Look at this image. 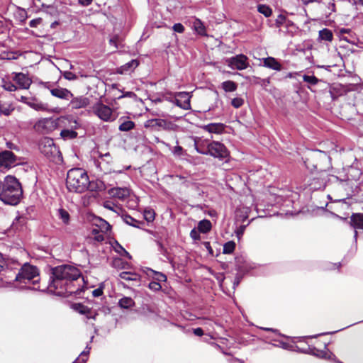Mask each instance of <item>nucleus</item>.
<instances>
[{"label": "nucleus", "mask_w": 363, "mask_h": 363, "mask_svg": "<svg viewBox=\"0 0 363 363\" xmlns=\"http://www.w3.org/2000/svg\"><path fill=\"white\" fill-rule=\"evenodd\" d=\"M84 277L78 268L63 264L51 269L47 289L59 296H81L84 291Z\"/></svg>", "instance_id": "f257e3e1"}, {"label": "nucleus", "mask_w": 363, "mask_h": 363, "mask_svg": "<svg viewBox=\"0 0 363 363\" xmlns=\"http://www.w3.org/2000/svg\"><path fill=\"white\" fill-rule=\"evenodd\" d=\"M23 196V189L21 183L13 176L9 175L5 177L0 200L10 205L18 204Z\"/></svg>", "instance_id": "f03ea898"}, {"label": "nucleus", "mask_w": 363, "mask_h": 363, "mask_svg": "<svg viewBox=\"0 0 363 363\" xmlns=\"http://www.w3.org/2000/svg\"><path fill=\"white\" fill-rule=\"evenodd\" d=\"M89 176L82 168H74L68 171L66 186L69 191L83 193L87 190Z\"/></svg>", "instance_id": "7ed1b4c3"}, {"label": "nucleus", "mask_w": 363, "mask_h": 363, "mask_svg": "<svg viewBox=\"0 0 363 363\" xmlns=\"http://www.w3.org/2000/svg\"><path fill=\"white\" fill-rule=\"evenodd\" d=\"M38 149L40 153L51 162L58 163L62 160L59 147L51 138L44 137L41 138L38 142Z\"/></svg>", "instance_id": "20e7f679"}, {"label": "nucleus", "mask_w": 363, "mask_h": 363, "mask_svg": "<svg viewBox=\"0 0 363 363\" xmlns=\"http://www.w3.org/2000/svg\"><path fill=\"white\" fill-rule=\"evenodd\" d=\"M39 280L38 269L28 263L24 264L15 276V281L23 284H35Z\"/></svg>", "instance_id": "39448f33"}, {"label": "nucleus", "mask_w": 363, "mask_h": 363, "mask_svg": "<svg viewBox=\"0 0 363 363\" xmlns=\"http://www.w3.org/2000/svg\"><path fill=\"white\" fill-rule=\"evenodd\" d=\"M59 121V118H42L38 120L33 125V130L38 134H50L58 128Z\"/></svg>", "instance_id": "423d86ee"}, {"label": "nucleus", "mask_w": 363, "mask_h": 363, "mask_svg": "<svg viewBox=\"0 0 363 363\" xmlns=\"http://www.w3.org/2000/svg\"><path fill=\"white\" fill-rule=\"evenodd\" d=\"M92 112L104 122H113L116 119L113 109L101 101H97L92 106Z\"/></svg>", "instance_id": "0eeeda50"}, {"label": "nucleus", "mask_w": 363, "mask_h": 363, "mask_svg": "<svg viewBox=\"0 0 363 363\" xmlns=\"http://www.w3.org/2000/svg\"><path fill=\"white\" fill-rule=\"evenodd\" d=\"M208 155L218 158L224 160L230 157V152L224 144L218 141H212L207 145Z\"/></svg>", "instance_id": "6e6552de"}, {"label": "nucleus", "mask_w": 363, "mask_h": 363, "mask_svg": "<svg viewBox=\"0 0 363 363\" xmlns=\"http://www.w3.org/2000/svg\"><path fill=\"white\" fill-rule=\"evenodd\" d=\"M18 157L11 151L4 150L0 152V167L7 169L11 168L18 164Z\"/></svg>", "instance_id": "1a4fd4ad"}, {"label": "nucleus", "mask_w": 363, "mask_h": 363, "mask_svg": "<svg viewBox=\"0 0 363 363\" xmlns=\"http://www.w3.org/2000/svg\"><path fill=\"white\" fill-rule=\"evenodd\" d=\"M229 67L238 70H243L248 67V58L243 54L238 55L227 60Z\"/></svg>", "instance_id": "9d476101"}, {"label": "nucleus", "mask_w": 363, "mask_h": 363, "mask_svg": "<svg viewBox=\"0 0 363 363\" xmlns=\"http://www.w3.org/2000/svg\"><path fill=\"white\" fill-rule=\"evenodd\" d=\"M349 224L354 230V238L357 240L358 236L357 230H363V213H352L350 217Z\"/></svg>", "instance_id": "9b49d317"}, {"label": "nucleus", "mask_w": 363, "mask_h": 363, "mask_svg": "<svg viewBox=\"0 0 363 363\" xmlns=\"http://www.w3.org/2000/svg\"><path fill=\"white\" fill-rule=\"evenodd\" d=\"M71 307L77 313L84 315L88 319L95 320L98 315V313L96 311H93L91 308L81 303H72Z\"/></svg>", "instance_id": "f8f14e48"}, {"label": "nucleus", "mask_w": 363, "mask_h": 363, "mask_svg": "<svg viewBox=\"0 0 363 363\" xmlns=\"http://www.w3.org/2000/svg\"><path fill=\"white\" fill-rule=\"evenodd\" d=\"M177 98L174 99L175 104L184 109L188 110L191 108L190 98L189 93L187 92H179L177 94Z\"/></svg>", "instance_id": "ddd939ff"}, {"label": "nucleus", "mask_w": 363, "mask_h": 363, "mask_svg": "<svg viewBox=\"0 0 363 363\" xmlns=\"http://www.w3.org/2000/svg\"><path fill=\"white\" fill-rule=\"evenodd\" d=\"M13 80L18 85L19 88L23 89H28L32 84L31 79L27 74L22 72L16 73Z\"/></svg>", "instance_id": "4468645a"}, {"label": "nucleus", "mask_w": 363, "mask_h": 363, "mask_svg": "<svg viewBox=\"0 0 363 363\" xmlns=\"http://www.w3.org/2000/svg\"><path fill=\"white\" fill-rule=\"evenodd\" d=\"M69 102L72 108L79 109L87 107L90 104V99L84 96H72Z\"/></svg>", "instance_id": "2eb2a0df"}, {"label": "nucleus", "mask_w": 363, "mask_h": 363, "mask_svg": "<svg viewBox=\"0 0 363 363\" xmlns=\"http://www.w3.org/2000/svg\"><path fill=\"white\" fill-rule=\"evenodd\" d=\"M108 194L113 198L124 200L130 196V189L126 187H114L110 189Z\"/></svg>", "instance_id": "dca6fc26"}, {"label": "nucleus", "mask_w": 363, "mask_h": 363, "mask_svg": "<svg viewBox=\"0 0 363 363\" xmlns=\"http://www.w3.org/2000/svg\"><path fill=\"white\" fill-rule=\"evenodd\" d=\"M52 96L64 100H69L73 96V94L67 89L62 87L52 88L50 89Z\"/></svg>", "instance_id": "f3484780"}, {"label": "nucleus", "mask_w": 363, "mask_h": 363, "mask_svg": "<svg viewBox=\"0 0 363 363\" xmlns=\"http://www.w3.org/2000/svg\"><path fill=\"white\" fill-rule=\"evenodd\" d=\"M225 128L226 125L222 123H211L201 127L204 131L214 134H222Z\"/></svg>", "instance_id": "a211bd4d"}, {"label": "nucleus", "mask_w": 363, "mask_h": 363, "mask_svg": "<svg viewBox=\"0 0 363 363\" xmlns=\"http://www.w3.org/2000/svg\"><path fill=\"white\" fill-rule=\"evenodd\" d=\"M168 123L167 121L160 118H154L147 120L145 123V127L153 130H159V128L167 129Z\"/></svg>", "instance_id": "6ab92c4d"}, {"label": "nucleus", "mask_w": 363, "mask_h": 363, "mask_svg": "<svg viewBox=\"0 0 363 363\" xmlns=\"http://www.w3.org/2000/svg\"><path fill=\"white\" fill-rule=\"evenodd\" d=\"M264 66L276 71H281L282 65L281 63L273 57H267L263 59Z\"/></svg>", "instance_id": "aec40b11"}, {"label": "nucleus", "mask_w": 363, "mask_h": 363, "mask_svg": "<svg viewBox=\"0 0 363 363\" xmlns=\"http://www.w3.org/2000/svg\"><path fill=\"white\" fill-rule=\"evenodd\" d=\"M139 65V62L137 60H132L125 65L121 66L117 69V73L121 74H126L128 72L133 71Z\"/></svg>", "instance_id": "412c9836"}, {"label": "nucleus", "mask_w": 363, "mask_h": 363, "mask_svg": "<svg viewBox=\"0 0 363 363\" xmlns=\"http://www.w3.org/2000/svg\"><path fill=\"white\" fill-rule=\"evenodd\" d=\"M26 103L35 111H45L48 110V106L36 99H30Z\"/></svg>", "instance_id": "4be33fe9"}, {"label": "nucleus", "mask_w": 363, "mask_h": 363, "mask_svg": "<svg viewBox=\"0 0 363 363\" xmlns=\"http://www.w3.org/2000/svg\"><path fill=\"white\" fill-rule=\"evenodd\" d=\"M106 186L101 180L96 179L93 181L89 180V185L87 186V190L90 191H102L105 190Z\"/></svg>", "instance_id": "5701e85b"}, {"label": "nucleus", "mask_w": 363, "mask_h": 363, "mask_svg": "<svg viewBox=\"0 0 363 363\" xmlns=\"http://www.w3.org/2000/svg\"><path fill=\"white\" fill-rule=\"evenodd\" d=\"M212 228L211 223L209 220L203 219L201 220L198 224V230L200 233H208Z\"/></svg>", "instance_id": "b1692460"}, {"label": "nucleus", "mask_w": 363, "mask_h": 363, "mask_svg": "<svg viewBox=\"0 0 363 363\" xmlns=\"http://www.w3.org/2000/svg\"><path fill=\"white\" fill-rule=\"evenodd\" d=\"M119 277L126 281H139L140 275L135 272H123L120 273Z\"/></svg>", "instance_id": "393cba45"}, {"label": "nucleus", "mask_w": 363, "mask_h": 363, "mask_svg": "<svg viewBox=\"0 0 363 363\" xmlns=\"http://www.w3.org/2000/svg\"><path fill=\"white\" fill-rule=\"evenodd\" d=\"M118 305L122 308H130L135 305V301L130 297H123L118 301Z\"/></svg>", "instance_id": "a878e982"}, {"label": "nucleus", "mask_w": 363, "mask_h": 363, "mask_svg": "<svg viewBox=\"0 0 363 363\" xmlns=\"http://www.w3.org/2000/svg\"><path fill=\"white\" fill-rule=\"evenodd\" d=\"M222 88L225 92H233L236 91L238 88V84L236 82L228 80L225 81L222 83Z\"/></svg>", "instance_id": "bb28decb"}, {"label": "nucleus", "mask_w": 363, "mask_h": 363, "mask_svg": "<svg viewBox=\"0 0 363 363\" xmlns=\"http://www.w3.org/2000/svg\"><path fill=\"white\" fill-rule=\"evenodd\" d=\"M96 226L102 232L107 233L111 230V225L105 220L102 218H99L97 220V223H96Z\"/></svg>", "instance_id": "cd10ccee"}, {"label": "nucleus", "mask_w": 363, "mask_h": 363, "mask_svg": "<svg viewBox=\"0 0 363 363\" xmlns=\"http://www.w3.org/2000/svg\"><path fill=\"white\" fill-rule=\"evenodd\" d=\"M135 124L133 121L130 120H126L123 121L118 127V129L121 132H127L130 131L135 128Z\"/></svg>", "instance_id": "c85d7f7f"}, {"label": "nucleus", "mask_w": 363, "mask_h": 363, "mask_svg": "<svg viewBox=\"0 0 363 363\" xmlns=\"http://www.w3.org/2000/svg\"><path fill=\"white\" fill-rule=\"evenodd\" d=\"M148 272L149 273H147V275L150 277L152 276V279L155 281H157L158 282L167 281V277L164 274L154 271L151 269H149Z\"/></svg>", "instance_id": "c756f323"}, {"label": "nucleus", "mask_w": 363, "mask_h": 363, "mask_svg": "<svg viewBox=\"0 0 363 363\" xmlns=\"http://www.w3.org/2000/svg\"><path fill=\"white\" fill-rule=\"evenodd\" d=\"M319 37L321 40L326 41H332L333 38V33L328 28H323L319 31Z\"/></svg>", "instance_id": "7c9ffc66"}, {"label": "nucleus", "mask_w": 363, "mask_h": 363, "mask_svg": "<svg viewBox=\"0 0 363 363\" xmlns=\"http://www.w3.org/2000/svg\"><path fill=\"white\" fill-rule=\"evenodd\" d=\"M123 219L127 224L135 228H140V224H144L143 221H139L129 215H125Z\"/></svg>", "instance_id": "2f4dec72"}, {"label": "nucleus", "mask_w": 363, "mask_h": 363, "mask_svg": "<svg viewBox=\"0 0 363 363\" xmlns=\"http://www.w3.org/2000/svg\"><path fill=\"white\" fill-rule=\"evenodd\" d=\"M60 135L64 139H74L77 137V133L72 130L64 129L61 130Z\"/></svg>", "instance_id": "473e14b6"}, {"label": "nucleus", "mask_w": 363, "mask_h": 363, "mask_svg": "<svg viewBox=\"0 0 363 363\" xmlns=\"http://www.w3.org/2000/svg\"><path fill=\"white\" fill-rule=\"evenodd\" d=\"M257 11L265 17H269L272 13V9L267 5L259 4L257 6Z\"/></svg>", "instance_id": "72a5a7b5"}, {"label": "nucleus", "mask_w": 363, "mask_h": 363, "mask_svg": "<svg viewBox=\"0 0 363 363\" xmlns=\"http://www.w3.org/2000/svg\"><path fill=\"white\" fill-rule=\"evenodd\" d=\"M194 27L195 30L201 35H206V28L202 22L196 19L194 23Z\"/></svg>", "instance_id": "f704fd0d"}, {"label": "nucleus", "mask_w": 363, "mask_h": 363, "mask_svg": "<svg viewBox=\"0 0 363 363\" xmlns=\"http://www.w3.org/2000/svg\"><path fill=\"white\" fill-rule=\"evenodd\" d=\"M235 243L234 241H228L225 242L223 245V254H230L233 252L235 249Z\"/></svg>", "instance_id": "c9c22d12"}, {"label": "nucleus", "mask_w": 363, "mask_h": 363, "mask_svg": "<svg viewBox=\"0 0 363 363\" xmlns=\"http://www.w3.org/2000/svg\"><path fill=\"white\" fill-rule=\"evenodd\" d=\"M112 264L113 267L117 269H125L128 266V263L121 258L113 259Z\"/></svg>", "instance_id": "e433bc0d"}, {"label": "nucleus", "mask_w": 363, "mask_h": 363, "mask_svg": "<svg viewBox=\"0 0 363 363\" xmlns=\"http://www.w3.org/2000/svg\"><path fill=\"white\" fill-rule=\"evenodd\" d=\"M303 82H307L311 85H316L319 82H320V79H318L314 75H306V74H304L303 76Z\"/></svg>", "instance_id": "4c0bfd02"}, {"label": "nucleus", "mask_w": 363, "mask_h": 363, "mask_svg": "<svg viewBox=\"0 0 363 363\" xmlns=\"http://www.w3.org/2000/svg\"><path fill=\"white\" fill-rule=\"evenodd\" d=\"M115 251L121 256L128 257L131 258L129 252H127L123 246H121L117 241H116V247H114Z\"/></svg>", "instance_id": "58836bf2"}, {"label": "nucleus", "mask_w": 363, "mask_h": 363, "mask_svg": "<svg viewBox=\"0 0 363 363\" xmlns=\"http://www.w3.org/2000/svg\"><path fill=\"white\" fill-rule=\"evenodd\" d=\"M155 218V213L152 209H145L144 211V218L147 222H152Z\"/></svg>", "instance_id": "ea45409f"}, {"label": "nucleus", "mask_w": 363, "mask_h": 363, "mask_svg": "<svg viewBox=\"0 0 363 363\" xmlns=\"http://www.w3.org/2000/svg\"><path fill=\"white\" fill-rule=\"evenodd\" d=\"M252 83L255 84H259L261 86H266V85L270 84V79L269 78L260 79L257 77H253Z\"/></svg>", "instance_id": "a19ab883"}, {"label": "nucleus", "mask_w": 363, "mask_h": 363, "mask_svg": "<svg viewBox=\"0 0 363 363\" xmlns=\"http://www.w3.org/2000/svg\"><path fill=\"white\" fill-rule=\"evenodd\" d=\"M194 146H195V149L197 151V152L202 154V155H208L207 147L205 148V147L203 144L199 143V142L195 140Z\"/></svg>", "instance_id": "79ce46f5"}, {"label": "nucleus", "mask_w": 363, "mask_h": 363, "mask_svg": "<svg viewBox=\"0 0 363 363\" xmlns=\"http://www.w3.org/2000/svg\"><path fill=\"white\" fill-rule=\"evenodd\" d=\"M244 104V99L240 97H236L232 99L231 105L235 108H239Z\"/></svg>", "instance_id": "37998d69"}, {"label": "nucleus", "mask_w": 363, "mask_h": 363, "mask_svg": "<svg viewBox=\"0 0 363 363\" xmlns=\"http://www.w3.org/2000/svg\"><path fill=\"white\" fill-rule=\"evenodd\" d=\"M286 21V17L283 14H279L275 20V25L277 28H280Z\"/></svg>", "instance_id": "c03bdc74"}, {"label": "nucleus", "mask_w": 363, "mask_h": 363, "mask_svg": "<svg viewBox=\"0 0 363 363\" xmlns=\"http://www.w3.org/2000/svg\"><path fill=\"white\" fill-rule=\"evenodd\" d=\"M59 213L60 218L62 220V221L65 223H67L69 220V214L68 213V212L66 210L61 208L59 210Z\"/></svg>", "instance_id": "a18cd8bd"}, {"label": "nucleus", "mask_w": 363, "mask_h": 363, "mask_svg": "<svg viewBox=\"0 0 363 363\" xmlns=\"http://www.w3.org/2000/svg\"><path fill=\"white\" fill-rule=\"evenodd\" d=\"M65 79L69 81L77 80L78 79L77 76L70 71H65L62 74Z\"/></svg>", "instance_id": "49530a36"}, {"label": "nucleus", "mask_w": 363, "mask_h": 363, "mask_svg": "<svg viewBox=\"0 0 363 363\" xmlns=\"http://www.w3.org/2000/svg\"><path fill=\"white\" fill-rule=\"evenodd\" d=\"M149 288L154 291H159L162 289V286L157 281H152L149 284Z\"/></svg>", "instance_id": "de8ad7c7"}, {"label": "nucleus", "mask_w": 363, "mask_h": 363, "mask_svg": "<svg viewBox=\"0 0 363 363\" xmlns=\"http://www.w3.org/2000/svg\"><path fill=\"white\" fill-rule=\"evenodd\" d=\"M3 87L9 91H14L17 89V86L11 82H6L4 84Z\"/></svg>", "instance_id": "09e8293b"}, {"label": "nucleus", "mask_w": 363, "mask_h": 363, "mask_svg": "<svg viewBox=\"0 0 363 363\" xmlns=\"http://www.w3.org/2000/svg\"><path fill=\"white\" fill-rule=\"evenodd\" d=\"M172 29L174 32L178 33H183L185 30L184 26L180 23L174 24Z\"/></svg>", "instance_id": "8fccbe9b"}, {"label": "nucleus", "mask_w": 363, "mask_h": 363, "mask_svg": "<svg viewBox=\"0 0 363 363\" xmlns=\"http://www.w3.org/2000/svg\"><path fill=\"white\" fill-rule=\"evenodd\" d=\"M42 22L43 19L41 18H35L29 22V26L31 28H36L38 25L41 24Z\"/></svg>", "instance_id": "3c124183"}, {"label": "nucleus", "mask_w": 363, "mask_h": 363, "mask_svg": "<svg viewBox=\"0 0 363 363\" xmlns=\"http://www.w3.org/2000/svg\"><path fill=\"white\" fill-rule=\"evenodd\" d=\"M199 230H196L195 228L192 229L190 232V236L192 239L195 240H200V235H199Z\"/></svg>", "instance_id": "603ef678"}, {"label": "nucleus", "mask_w": 363, "mask_h": 363, "mask_svg": "<svg viewBox=\"0 0 363 363\" xmlns=\"http://www.w3.org/2000/svg\"><path fill=\"white\" fill-rule=\"evenodd\" d=\"M103 206L106 209L115 211V210H114L115 204L110 201H106L105 202H104Z\"/></svg>", "instance_id": "864d4df0"}, {"label": "nucleus", "mask_w": 363, "mask_h": 363, "mask_svg": "<svg viewBox=\"0 0 363 363\" xmlns=\"http://www.w3.org/2000/svg\"><path fill=\"white\" fill-rule=\"evenodd\" d=\"M119 42V37L118 35L113 36L112 38L109 40V43L111 45H113L116 49H118V43Z\"/></svg>", "instance_id": "5fc2aeb1"}, {"label": "nucleus", "mask_w": 363, "mask_h": 363, "mask_svg": "<svg viewBox=\"0 0 363 363\" xmlns=\"http://www.w3.org/2000/svg\"><path fill=\"white\" fill-rule=\"evenodd\" d=\"M102 294H103V288L102 287H99L92 291V295L94 297L101 296Z\"/></svg>", "instance_id": "6e6d98bb"}, {"label": "nucleus", "mask_w": 363, "mask_h": 363, "mask_svg": "<svg viewBox=\"0 0 363 363\" xmlns=\"http://www.w3.org/2000/svg\"><path fill=\"white\" fill-rule=\"evenodd\" d=\"M135 96H136V94L134 92H133V91H126L123 95L119 96L117 99H121L124 98V97L133 98V97H135Z\"/></svg>", "instance_id": "4d7b16f0"}, {"label": "nucleus", "mask_w": 363, "mask_h": 363, "mask_svg": "<svg viewBox=\"0 0 363 363\" xmlns=\"http://www.w3.org/2000/svg\"><path fill=\"white\" fill-rule=\"evenodd\" d=\"M85 357H86V355L84 352H82L80 357H78L73 363H86V359H84Z\"/></svg>", "instance_id": "13d9d810"}, {"label": "nucleus", "mask_w": 363, "mask_h": 363, "mask_svg": "<svg viewBox=\"0 0 363 363\" xmlns=\"http://www.w3.org/2000/svg\"><path fill=\"white\" fill-rule=\"evenodd\" d=\"M103 233H104L100 232L99 234L94 237V240L99 242H103L105 239Z\"/></svg>", "instance_id": "bf43d9fd"}, {"label": "nucleus", "mask_w": 363, "mask_h": 363, "mask_svg": "<svg viewBox=\"0 0 363 363\" xmlns=\"http://www.w3.org/2000/svg\"><path fill=\"white\" fill-rule=\"evenodd\" d=\"M0 112L4 114L5 116H9L10 115L11 110L7 108H4L3 106L0 105Z\"/></svg>", "instance_id": "052dcab7"}, {"label": "nucleus", "mask_w": 363, "mask_h": 363, "mask_svg": "<svg viewBox=\"0 0 363 363\" xmlns=\"http://www.w3.org/2000/svg\"><path fill=\"white\" fill-rule=\"evenodd\" d=\"M183 152V147L182 146H175L174 150V153L177 155H182Z\"/></svg>", "instance_id": "680f3d73"}, {"label": "nucleus", "mask_w": 363, "mask_h": 363, "mask_svg": "<svg viewBox=\"0 0 363 363\" xmlns=\"http://www.w3.org/2000/svg\"><path fill=\"white\" fill-rule=\"evenodd\" d=\"M193 333L195 335L202 336L203 335V330L201 328H197L194 329Z\"/></svg>", "instance_id": "e2e57ef3"}, {"label": "nucleus", "mask_w": 363, "mask_h": 363, "mask_svg": "<svg viewBox=\"0 0 363 363\" xmlns=\"http://www.w3.org/2000/svg\"><path fill=\"white\" fill-rule=\"evenodd\" d=\"M99 157H100L101 159L107 158L108 160H109L111 159V155L108 152L104 154L99 152Z\"/></svg>", "instance_id": "0e129e2a"}, {"label": "nucleus", "mask_w": 363, "mask_h": 363, "mask_svg": "<svg viewBox=\"0 0 363 363\" xmlns=\"http://www.w3.org/2000/svg\"><path fill=\"white\" fill-rule=\"evenodd\" d=\"M245 228H246V225H242L240 226V228L237 230L238 236L242 235L243 234Z\"/></svg>", "instance_id": "69168bd1"}, {"label": "nucleus", "mask_w": 363, "mask_h": 363, "mask_svg": "<svg viewBox=\"0 0 363 363\" xmlns=\"http://www.w3.org/2000/svg\"><path fill=\"white\" fill-rule=\"evenodd\" d=\"M79 3L82 6H89L91 4L93 0H78Z\"/></svg>", "instance_id": "338daca9"}, {"label": "nucleus", "mask_w": 363, "mask_h": 363, "mask_svg": "<svg viewBox=\"0 0 363 363\" xmlns=\"http://www.w3.org/2000/svg\"><path fill=\"white\" fill-rule=\"evenodd\" d=\"M317 353L315 354L318 356H320L321 357H325L327 352L322 350H316Z\"/></svg>", "instance_id": "774afa93"}]
</instances>
